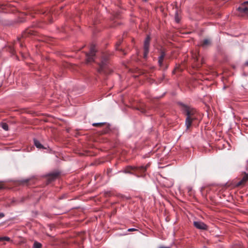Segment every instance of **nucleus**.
<instances>
[{
	"mask_svg": "<svg viewBox=\"0 0 248 248\" xmlns=\"http://www.w3.org/2000/svg\"><path fill=\"white\" fill-rule=\"evenodd\" d=\"M194 225L199 229L205 230L207 229V226L202 222L194 221Z\"/></svg>",
	"mask_w": 248,
	"mask_h": 248,
	"instance_id": "obj_5",
	"label": "nucleus"
},
{
	"mask_svg": "<svg viewBox=\"0 0 248 248\" xmlns=\"http://www.w3.org/2000/svg\"><path fill=\"white\" fill-rule=\"evenodd\" d=\"M248 180V175L246 174L243 178L242 180L239 182V185L246 182Z\"/></svg>",
	"mask_w": 248,
	"mask_h": 248,
	"instance_id": "obj_11",
	"label": "nucleus"
},
{
	"mask_svg": "<svg viewBox=\"0 0 248 248\" xmlns=\"http://www.w3.org/2000/svg\"><path fill=\"white\" fill-rule=\"evenodd\" d=\"M211 44V41L210 39H205L203 40V43L201 44V45L203 47H206Z\"/></svg>",
	"mask_w": 248,
	"mask_h": 248,
	"instance_id": "obj_8",
	"label": "nucleus"
},
{
	"mask_svg": "<svg viewBox=\"0 0 248 248\" xmlns=\"http://www.w3.org/2000/svg\"><path fill=\"white\" fill-rule=\"evenodd\" d=\"M41 247L42 245L40 243L37 242H34L33 248H41Z\"/></svg>",
	"mask_w": 248,
	"mask_h": 248,
	"instance_id": "obj_13",
	"label": "nucleus"
},
{
	"mask_svg": "<svg viewBox=\"0 0 248 248\" xmlns=\"http://www.w3.org/2000/svg\"><path fill=\"white\" fill-rule=\"evenodd\" d=\"M238 9L241 13L248 15V1L244 2Z\"/></svg>",
	"mask_w": 248,
	"mask_h": 248,
	"instance_id": "obj_4",
	"label": "nucleus"
},
{
	"mask_svg": "<svg viewBox=\"0 0 248 248\" xmlns=\"http://www.w3.org/2000/svg\"><path fill=\"white\" fill-rule=\"evenodd\" d=\"M175 20H176V21L177 22H179V19L178 18H177L176 17L175 18Z\"/></svg>",
	"mask_w": 248,
	"mask_h": 248,
	"instance_id": "obj_20",
	"label": "nucleus"
},
{
	"mask_svg": "<svg viewBox=\"0 0 248 248\" xmlns=\"http://www.w3.org/2000/svg\"><path fill=\"white\" fill-rule=\"evenodd\" d=\"M0 125L4 130L6 131L8 130V126L7 124L3 123L0 124Z\"/></svg>",
	"mask_w": 248,
	"mask_h": 248,
	"instance_id": "obj_12",
	"label": "nucleus"
},
{
	"mask_svg": "<svg viewBox=\"0 0 248 248\" xmlns=\"http://www.w3.org/2000/svg\"><path fill=\"white\" fill-rule=\"evenodd\" d=\"M58 176V173H52L49 175L48 177V180L49 182H50L52 181H53L56 178L57 176Z\"/></svg>",
	"mask_w": 248,
	"mask_h": 248,
	"instance_id": "obj_7",
	"label": "nucleus"
},
{
	"mask_svg": "<svg viewBox=\"0 0 248 248\" xmlns=\"http://www.w3.org/2000/svg\"><path fill=\"white\" fill-rule=\"evenodd\" d=\"M150 38L149 36H148L145 41L144 44V57L146 58L147 56L148 52H149V43H150Z\"/></svg>",
	"mask_w": 248,
	"mask_h": 248,
	"instance_id": "obj_3",
	"label": "nucleus"
},
{
	"mask_svg": "<svg viewBox=\"0 0 248 248\" xmlns=\"http://www.w3.org/2000/svg\"><path fill=\"white\" fill-rule=\"evenodd\" d=\"M34 143L37 148H40V149L43 148L42 145L37 140H34Z\"/></svg>",
	"mask_w": 248,
	"mask_h": 248,
	"instance_id": "obj_10",
	"label": "nucleus"
},
{
	"mask_svg": "<svg viewBox=\"0 0 248 248\" xmlns=\"http://www.w3.org/2000/svg\"><path fill=\"white\" fill-rule=\"evenodd\" d=\"M4 216V215L2 213H0V218L3 217Z\"/></svg>",
	"mask_w": 248,
	"mask_h": 248,
	"instance_id": "obj_18",
	"label": "nucleus"
},
{
	"mask_svg": "<svg viewBox=\"0 0 248 248\" xmlns=\"http://www.w3.org/2000/svg\"><path fill=\"white\" fill-rule=\"evenodd\" d=\"M10 238L8 237H0V241H10Z\"/></svg>",
	"mask_w": 248,
	"mask_h": 248,
	"instance_id": "obj_14",
	"label": "nucleus"
},
{
	"mask_svg": "<svg viewBox=\"0 0 248 248\" xmlns=\"http://www.w3.org/2000/svg\"><path fill=\"white\" fill-rule=\"evenodd\" d=\"M96 50L94 46H92L90 48V52L86 54V62H90L94 61V56L95 55Z\"/></svg>",
	"mask_w": 248,
	"mask_h": 248,
	"instance_id": "obj_2",
	"label": "nucleus"
},
{
	"mask_svg": "<svg viewBox=\"0 0 248 248\" xmlns=\"http://www.w3.org/2000/svg\"><path fill=\"white\" fill-rule=\"evenodd\" d=\"M165 57V53L164 52H162L160 56L159 57L158 60V63L161 66L162 64V62Z\"/></svg>",
	"mask_w": 248,
	"mask_h": 248,
	"instance_id": "obj_9",
	"label": "nucleus"
},
{
	"mask_svg": "<svg viewBox=\"0 0 248 248\" xmlns=\"http://www.w3.org/2000/svg\"><path fill=\"white\" fill-rule=\"evenodd\" d=\"M142 171H145L146 170V168L144 167L141 166L140 168Z\"/></svg>",
	"mask_w": 248,
	"mask_h": 248,
	"instance_id": "obj_16",
	"label": "nucleus"
},
{
	"mask_svg": "<svg viewBox=\"0 0 248 248\" xmlns=\"http://www.w3.org/2000/svg\"><path fill=\"white\" fill-rule=\"evenodd\" d=\"M245 65H247V66H248V61L246 62Z\"/></svg>",
	"mask_w": 248,
	"mask_h": 248,
	"instance_id": "obj_22",
	"label": "nucleus"
},
{
	"mask_svg": "<svg viewBox=\"0 0 248 248\" xmlns=\"http://www.w3.org/2000/svg\"><path fill=\"white\" fill-rule=\"evenodd\" d=\"M182 110L183 113L186 115L185 125L186 130H188L190 127L192 122L196 119L195 115L196 111L193 108L185 105L182 106Z\"/></svg>",
	"mask_w": 248,
	"mask_h": 248,
	"instance_id": "obj_1",
	"label": "nucleus"
},
{
	"mask_svg": "<svg viewBox=\"0 0 248 248\" xmlns=\"http://www.w3.org/2000/svg\"><path fill=\"white\" fill-rule=\"evenodd\" d=\"M2 188V186H1V185L0 184V189Z\"/></svg>",
	"mask_w": 248,
	"mask_h": 248,
	"instance_id": "obj_23",
	"label": "nucleus"
},
{
	"mask_svg": "<svg viewBox=\"0 0 248 248\" xmlns=\"http://www.w3.org/2000/svg\"><path fill=\"white\" fill-rule=\"evenodd\" d=\"M120 43H118L116 44V45H117L116 48H117V49H118L117 46H118L119 45H120Z\"/></svg>",
	"mask_w": 248,
	"mask_h": 248,
	"instance_id": "obj_19",
	"label": "nucleus"
},
{
	"mask_svg": "<svg viewBox=\"0 0 248 248\" xmlns=\"http://www.w3.org/2000/svg\"><path fill=\"white\" fill-rule=\"evenodd\" d=\"M159 248H170L169 247H160Z\"/></svg>",
	"mask_w": 248,
	"mask_h": 248,
	"instance_id": "obj_21",
	"label": "nucleus"
},
{
	"mask_svg": "<svg viewBox=\"0 0 248 248\" xmlns=\"http://www.w3.org/2000/svg\"><path fill=\"white\" fill-rule=\"evenodd\" d=\"M107 62V58H102L101 60V62L99 63V68L98 69V72H101L103 71L104 69L105 68L106 64Z\"/></svg>",
	"mask_w": 248,
	"mask_h": 248,
	"instance_id": "obj_6",
	"label": "nucleus"
},
{
	"mask_svg": "<svg viewBox=\"0 0 248 248\" xmlns=\"http://www.w3.org/2000/svg\"><path fill=\"white\" fill-rule=\"evenodd\" d=\"M137 230L136 229H134V228H131V229H129L128 230V231L129 232H131V231H136Z\"/></svg>",
	"mask_w": 248,
	"mask_h": 248,
	"instance_id": "obj_17",
	"label": "nucleus"
},
{
	"mask_svg": "<svg viewBox=\"0 0 248 248\" xmlns=\"http://www.w3.org/2000/svg\"><path fill=\"white\" fill-rule=\"evenodd\" d=\"M102 124H103L102 123H94V124H93V126H100V125H101Z\"/></svg>",
	"mask_w": 248,
	"mask_h": 248,
	"instance_id": "obj_15",
	"label": "nucleus"
}]
</instances>
